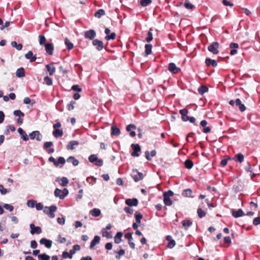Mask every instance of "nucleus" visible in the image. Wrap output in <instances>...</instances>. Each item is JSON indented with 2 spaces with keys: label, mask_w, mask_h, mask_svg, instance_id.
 <instances>
[{
  "label": "nucleus",
  "mask_w": 260,
  "mask_h": 260,
  "mask_svg": "<svg viewBox=\"0 0 260 260\" xmlns=\"http://www.w3.org/2000/svg\"><path fill=\"white\" fill-rule=\"evenodd\" d=\"M136 128V126L134 124H131L128 125L126 126V129L127 131L130 132V133H129L130 136L132 137H134L136 136V134L135 132L132 131V129H135Z\"/></svg>",
  "instance_id": "nucleus-15"
},
{
  "label": "nucleus",
  "mask_w": 260,
  "mask_h": 260,
  "mask_svg": "<svg viewBox=\"0 0 260 260\" xmlns=\"http://www.w3.org/2000/svg\"><path fill=\"white\" fill-rule=\"evenodd\" d=\"M235 102L236 105L239 107V110L241 112H244L246 110V107L244 106V104L242 103L241 101L240 100V99H237L235 100Z\"/></svg>",
  "instance_id": "nucleus-18"
},
{
  "label": "nucleus",
  "mask_w": 260,
  "mask_h": 260,
  "mask_svg": "<svg viewBox=\"0 0 260 260\" xmlns=\"http://www.w3.org/2000/svg\"><path fill=\"white\" fill-rule=\"evenodd\" d=\"M46 68L48 72H49L50 76L53 75L54 74V73L55 72L56 69H55V67L53 65V63L49 64H47L46 66Z\"/></svg>",
  "instance_id": "nucleus-16"
},
{
  "label": "nucleus",
  "mask_w": 260,
  "mask_h": 260,
  "mask_svg": "<svg viewBox=\"0 0 260 260\" xmlns=\"http://www.w3.org/2000/svg\"><path fill=\"white\" fill-rule=\"evenodd\" d=\"M111 130H112L111 134L112 135L118 136L120 133V131L119 129V128H118V127H117L115 126H112L111 127Z\"/></svg>",
  "instance_id": "nucleus-32"
},
{
  "label": "nucleus",
  "mask_w": 260,
  "mask_h": 260,
  "mask_svg": "<svg viewBox=\"0 0 260 260\" xmlns=\"http://www.w3.org/2000/svg\"><path fill=\"white\" fill-rule=\"evenodd\" d=\"M105 15V12L103 9L98 10L94 14L95 17L97 18H101L102 16Z\"/></svg>",
  "instance_id": "nucleus-37"
},
{
  "label": "nucleus",
  "mask_w": 260,
  "mask_h": 260,
  "mask_svg": "<svg viewBox=\"0 0 260 260\" xmlns=\"http://www.w3.org/2000/svg\"><path fill=\"white\" fill-rule=\"evenodd\" d=\"M100 237L99 236H95L93 239L91 241L90 245V248H93L96 244L100 243Z\"/></svg>",
  "instance_id": "nucleus-21"
},
{
  "label": "nucleus",
  "mask_w": 260,
  "mask_h": 260,
  "mask_svg": "<svg viewBox=\"0 0 260 260\" xmlns=\"http://www.w3.org/2000/svg\"><path fill=\"white\" fill-rule=\"evenodd\" d=\"M79 144V142L77 141L73 140L69 142L67 146V149L68 150H74L75 149V146H78Z\"/></svg>",
  "instance_id": "nucleus-17"
},
{
  "label": "nucleus",
  "mask_w": 260,
  "mask_h": 260,
  "mask_svg": "<svg viewBox=\"0 0 260 260\" xmlns=\"http://www.w3.org/2000/svg\"><path fill=\"white\" fill-rule=\"evenodd\" d=\"M62 257L63 258H69L70 259H72L73 257L69 252L63 251L62 254Z\"/></svg>",
  "instance_id": "nucleus-48"
},
{
  "label": "nucleus",
  "mask_w": 260,
  "mask_h": 260,
  "mask_svg": "<svg viewBox=\"0 0 260 260\" xmlns=\"http://www.w3.org/2000/svg\"><path fill=\"white\" fill-rule=\"evenodd\" d=\"M184 164L185 167L188 169H191L193 165V162L189 159H187L186 160H185Z\"/></svg>",
  "instance_id": "nucleus-40"
},
{
  "label": "nucleus",
  "mask_w": 260,
  "mask_h": 260,
  "mask_svg": "<svg viewBox=\"0 0 260 260\" xmlns=\"http://www.w3.org/2000/svg\"><path fill=\"white\" fill-rule=\"evenodd\" d=\"M30 229V234L34 235L35 234H40L42 232V229L40 226H36L34 224L31 223L29 225Z\"/></svg>",
  "instance_id": "nucleus-7"
},
{
  "label": "nucleus",
  "mask_w": 260,
  "mask_h": 260,
  "mask_svg": "<svg viewBox=\"0 0 260 260\" xmlns=\"http://www.w3.org/2000/svg\"><path fill=\"white\" fill-rule=\"evenodd\" d=\"M67 161L68 162H71L74 166H77L79 165V161L76 159L73 156H70L67 159Z\"/></svg>",
  "instance_id": "nucleus-29"
},
{
  "label": "nucleus",
  "mask_w": 260,
  "mask_h": 260,
  "mask_svg": "<svg viewBox=\"0 0 260 260\" xmlns=\"http://www.w3.org/2000/svg\"><path fill=\"white\" fill-rule=\"evenodd\" d=\"M0 192L2 194L4 195L9 192L7 189L5 188L3 185L0 184Z\"/></svg>",
  "instance_id": "nucleus-58"
},
{
  "label": "nucleus",
  "mask_w": 260,
  "mask_h": 260,
  "mask_svg": "<svg viewBox=\"0 0 260 260\" xmlns=\"http://www.w3.org/2000/svg\"><path fill=\"white\" fill-rule=\"evenodd\" d=\"M232 159H236L237 161H238L240 163H242L244 159V156L242 153H238L236 154L235 157Z\"/></svg>",
  "instance_id": "nucleus-28"
},
{
  "label": "nucleus",
  "mask_w": 260,
  "mask_h": 260,
  "mask_svg": "<svg viewBox=\"0 0 260 260\" xmlns=\"http://www.w3.org/2000/svg\"><path fill=\"white\" fill-rule=\"evenodd\" d=\"M18 133L21 135V138L25 141H26L28 140V137L25 132L21 128H19L18 129Z\"/></svg>",
  "instance_id": "nucleus-24"
},
{
  "label": "nucleus",
  "mask_w": 260,
  "mask_h": 260,
  "mask_svg": "<svg viewBox=\"0 0 260 260\" xmlns=\"http://www.w3.org/2000/svg\"><path fill=\"white\" fill-rule=\"evenodd\" d=\"M97 159H98V157H97L96 155H95L94 154H92V155H90L88 158L89 161L91 162H93L94 161H96Z\"/></svg>",
  "instance_id": "nucleus-61"
},
{
  "label": "nucleus",
  "mask_w": 260,
  "mask_h": 260,
  "mask_svg": "<svg viewBox=\"0 0 260 260\" xmlns=\"http://www.w3.org/2000/svg\"><path fill=\"white\" fill-rule=\"evenodd\" d=\"M16 76L17 77L21 78L25 76V72L23 68H20L16 71Z\"/></svg>",
  "instance_id": "nucleus-27"
},
{
  "label": "nucleus",
  "mask_w": 260,
  "mask_h": 260,
  "mask_svg": "<svg viewBox=\"0 0 260 260\" xmlns=\"http://www.w3.org/2000/svg\"><path fill=\"white\" fill-rule=\"evenodd\" d=\"M60 181H61V183L60 184L63 187L67 186L69 183V180L65 177H63L61 178H57L56 180V181L57 182H59Z\"/></svg>",
  "instance_id": "nucleus-23"
},
{
  "label": "nucleus",
  "mask_w": 260,
  "mask_h": 260,
  "mask_svg": "<svg viewBox=\"0 0 260 260\" xmlns=\"http://www.w3.org/2000/svg\"><path fill=\"white\" fill-rule=\"evenodd\" d=\"M125 238L128 240V242H131L133 240V237H132V233H126L125 236Z\"/></svg>",
  "instance_id": "nucleus-62"
},
{
  "label": "nucleus",
  "mask_w": 260,
  "mask_h": 260,
  "mask_svg": "<svg viewBox=\"0 0 260 260\" xmlns=\"http://www.w3.org/2000/svg\"><path fill=\"white\" fill-rule=\"evenodd\" d=\"M151 0H141L140 4L142 6L146 7L151 3Z\"/></svg>",
  "instance_id": "nucleus-49"
},
{
  "label": "nucleus",
  "mask_w": 260,
  "mask_h": 260,
  "mask_svg": "<svg viewBox=\"0 0 260 260\" xmlns=\"http://www.w3.org/2000/svg\"><path fill=\"white\" fill-rule=\"evenodd\" d=\"M219 46V43L217 42H215L212 43L208 46V50L209 52L212 53L213 54H217L219 52L218 50Z\"/></svg>",
  "instance_id": "nucleus-4"
},
{
  "label": "nucleus",
  "mask_w": 260,
  "mask_h": 260,
  "mask_svg": "<svg viewBox=\"0 0 260 260\" xmlns=\"http://www.w3.org/2000/svg\"><path fill=\"white\" fill-rule=\"evenodd\" d=\"M13 114L16 116H18L19 117H23L24 116V113L19 110H15L13 112Z\"/></svg>",
  "instance_id": "nucleus-45"
},
{
  "label": "nucleus",
  "mask_w": 260,
  "mask_h": 260,
  "mask_svg": "<svg viewBox=\"0 0 260 260\" xmlns=\"http://www.w3.org/2000/svg\"><path fill=\"white\" fill-rule=\"evenodd\" d=\"M11 44L13 47L15 48L17 50H21L22 49V45L17 44L16 41H12Z\"/></svg>",
  "instance_id": "nucleus-34"
},
{
  "label": "nucleus",
  "mask_w": 260,
  "mask_h": 260,
  "mask_svg": "<svg viewBox=\"0 0 260 260\" xmlns=\"http://www.w3.org/2000/svg\"><path fill=\"white\" fill-rule=\"evenodd\" d=\"M123 236V233L121 232H118L117 233L116 235L114 237V242L116 244H119L121 241V237Z\"/></svg>",
  "instance_id": "nucleus-25"
},
{
  "label": "nucleus",
  "mask_w": 260,
  "mask_h": 260,
  "mask_svg": "<svg viewBox=\"0 0 260 260\" xmlns=\"http://www.w3.org/2000/svg\"><path fill=\"white\" fill-rule=\"evenodd\" d=\"M123 210L126 213L131 214H133L134 212V210L128 206L127 207H124Z\"/></svg>",
  "instance_id": "nucleus-60"
},
{
  "label": "nucleus",
  "mask_w": 260,
  "mask_h": 260,
  "mask_svg": "<svg viewBox=\"0 0 260 260\" xmlns=\"http://www.w3.org/2000/svg\"><path fill=\"white\" fill-rule=\"evenodd\" d=\"M36 208L37 210H41L44 209L43 205L41 203H36L35 205Z\"/></svg>",
  "instance_id": "nucleus-63"
},
{
  "label": "nucleus",
  "mask_w": 260,
  "mask_h": 260,
  "mask_svg": "<svg viewBox=\"0 0 260 260\" xmlns=\"http://www.w3.org/2000/svg\"><path fill=\"white\" fill-rule=\"evenodd\" d=\"M184 7L188 10H191L193 8L194 6L191 4L188 0H186L184 4Z\"/></svg>",
  "instance_id": "nucleus-39"
},
{
  "label": "nucleus",
  "mask_w": 260,
  "mask_h": 260,
  "mask_svg": "<svg viewBox=\"0 0 260 260\" xmlns=\"http://www.w3.org/2000/svg\"><path fill=\"white\" fill-rule=\"evenodd\" d=\"M205 63L207 66H209L211 65L213 67H216L217 66V63L215 60L209 58H207L206 59Z\"/></svg>",
  "instance_id": "nucleus-22"
},
{
  "label": "nucleus",
  "mask_w": 260,
  "mask_h": 260,
  "mask_svg": "<svg viewBox=\"0 0 260 260\" xmlns=\"http://www.w3.org/2000/svg\"><path fill=\"white\" fill-rule=\"evenodd\" d=\"M53 135L55 138H58L63 135V132L61 129H55L53 132Z\"/></svg>",
  "instance_id": "nucleus-33"
},
{
  "label": "nucleus",
  "mask_w": 260,
  "mask_h": 260,
  "mask_svg": "<svg viewBox=\"0 0 260 260\" xmlns=\"http://www.w3.org/2000/svg\"><path fill=\"white\" fill-rule=\"evenodd\" d=\"M168 70L171 72L176 74L180 70V68H177L176 64L174 63H170L168 66Z\"/></svg>",
  "instance_id": "nucleus-12"
},
{
  "label": "nucleus",
  "mask_w": 260,
  "mask_h": 260,
  "mask_svg": "<svg viewBox=\"0 0 260 260\" xmlns=\"http://www.w3.org/2000/svg\"><path fill=\"white\" fill-rule=\"evenodd\" d=\"M198 90L200 94L203 95L204 93L208 91V89L206 86L202 85L198 88Z\"/></svg>",
  "instance_id": "nucleus-35"
},
{
  "label": "nucleus",
  "mask_w": 260,
  "mask_h": 260,
  "mask_svg": "<svg viewBox=\"0 0 260 260\" xmlns=\"http://www.w3.org/2000/svg\"><path fill=\"white\" fill-rule=\"evenodd\" d=\"M131 146L134 150V151L132 153V155L134 157L139 156L140 154L138 152L141 151L140 146L138 144H132Z\"/></svg>",
  "instance_id": "nucleus-8"
},
{
  "label": "nucleus",
  "mask_w": 260,
  "mask_h": 260,
  "mask_svg": "<svg viewBox=\"0 0 260 260\" xmlns=\"http://www.w3.org/2000/svg\"><path fill=\"white\" fill-rule=\"evenodd\" d=\"M3 207L5 209L9 210L10 212L12 211L14 209V207L12 205L8 204H5Z\"/></svg>",
  "instance_id": "nucleus-54"
},
{
  "label": "nucleus",
  "mask_w": 260,
  "mask_h": 260,
  "mask_svg": "<svg viewBox=\"0 0 260 260\" xmlns=\"http://www.w3.org/2000/svg\"><path fill=\"white\" fill-rule=\"evenodd\" d=\"M197 213L200 218H203L206 215V212L201 208H199L198 209Z\"/></svg>",
  "instance_id": "nucleus-47"
},
{
  "label": "nucleus",
  "mask_w": 260,
  "mask_h": 260,
  "mask_svg": "<svg viewBox=\"0 0 260 260\" xmlns=\"http://www.w3.org/2000/svg\"><path fill=\"white\" fill-rule=\"evenodd\" d=\"M39 44L41 45H45V43L46 41V38L44 36L39 35Z\"/></svg>",
  "instance_id": "nucleus-43"
},
{
  "label": "nucleus",
  "mask_w": 260,
  "mask_h": 260,
  "mask_svg": "<svg viewBox=\"0 0 260 260\" xmlns=\"http://www.w3.org/2000/svg\"><path fill=\"white\" fill-rule=\"evenodd\" d=\"M64 43L67 46L68 49L71 50L73 48V44L72 42H71L67 38H66L64 39Z\"/></svg>",
  "instance_id": "nucleus-38"
},
{
  "label": "nucleus",
  "mask_w": 260,
  "mask_h": 260,
  "mask_svg": "<svg viewBox=\"0 0 260 260\" xmlns=\"http://www.w3.org/2000/svg\"><path fill=\"white\" fill-rule=\"evenodd\" d=\"M53 145V142L49 141V142H46L44 143V148L45 149H48V148H50L51 146H52Z\"/></svg>",
  "instance_id": "nucleus-56"
},
{
  "label": "nucleus",
  "mask_w": 260,
  "mask_h": 260,
  "mask_svg": "<svg viewBox=\"0 0 260 260\" xmlns=\"http://www.w3.org/2000/svg\"><path fill=\"white\" fill-rule=\"evenodd\" d=\"M29 136L31 140H34L36 138L38 141H41L43 137L42 135L38 131H35L31 132L29 134Z\"/></svg>",
  "instance_id": "nucleus-6"
},
{
  "label": "nucleus",
  "mask_w": 260,
  "mask_h": 260,
  "mask_svg": "<svg viewBox=\"0 0 260 260\" xmlns=\"http://www.w3.org/2000/svg\"><path fill=\"white\" fill-rule=\"evenodd\" d=\"M57 241L59 243L62 244L66 242V239L64 237H62L60 235H58Z\"/></svg>",
  "instance_id": "nucleus-52"
},
{
  "label": "nucleus",
  "mask_w": 260,
  "mask_h": 260,
  "mask_svg": "<svg viewBox=\"0 0 260 260\" xmlns=\"http://www.w3.org/2000/svg\"><path fill=\"white\" fill-rule=\"evenodd\" d=\"M174 196V192L172 190H169L163 193L164 197V203L166 206H171L172 202L171 201L170 198Z\"/></svg>",
  "instance_id": "nucleus-1"
},
{
  "label": "nucleus",
  "mask_w": 260,
  "mask_h": 260,
  "mask_svg": "<svg viewBox=\"0 0 260 260\" xmlns=\"http://www.w3.org/2000/svg\"><path fill=\"white\" fill-rule=\"evenodd\" d=\"M152 46L151 44H146L145 46V56H147L151 54Z\"/></svg>",
  "instance_id": "nucleus-30"
},
{
  "label": "nucleus",
  "mask_w": 260,
  "mask_h": 260,
  "mask_svg": "<svg viewBox=\"0 0 260 260\" xmlns=\"http://www.w3.org/2000/svg\"><path fill=\"white\" fill-rule=\"evenodd\" d=\"M116 37V34L115 32H112L110 35H107L105 37V39L107 41L110 40H114Z\"/></svg>",
  "instance_id": "nucleus-46"
},
{
  "label": "nucleus",
  "mask_w": 260,
  "mask_h": 260,
  "mask_svg": "<svg viewBox=\"0 0 260 260\" xmlns=\"http://www.w3.org/2000/svg\"><path fill=\"white\" fill-rule=\"evenodd\" d=\"M253 224L255 225L260 224V217H257L254 218L253 220Z\"/></svg>",
  "instance_id": "nucleus-64"
},
{
  "label": "nucleus",
  "mask_w": 260,
  "mask_h": 260,
  "mask_svg": "<svg viewBox=\"0 0 260 260\" xmlns=\"http://www.w3.org/2000/svg\"><path fill=\"white\" fill-rule=\"evenodd\" d=\"M90 213L93 217H98L101 215V212L99 209L93 208L90 211Z\"/></svg>",
  "instance_id": "nucleus-26"
},
{
  "label": "nucleus",
  "mask_w": 260,
  "mask_h": 260,
  "mask_svg": "<svg viewBox=\"0 0 260 260\" xmlns=\"http://www.w3.org/2000/svg\"><path fill=\"white\" fill-rule=\"evenodd\" d=\"M92 45L95 46L96 49L99 51L102 50L104 47L103 42L98 39L93 40Z\"/></svg>",
  "instance_id": "nucleus-10"
},
{
  "label": "nucleus",
  "mask_w": 260,
  "mask_h": 260,
  "mask_svg": "<svg viewBox=\"0 0 260 260\" xmlns=\"http://www.w3.org/2000/svg\"><path fill=\"white\" fill-rule=\"evenodd\" d=\"M125 204L128 206H136L138 204L137 199H128L125 200Z\"/></svg>",
  "instance_id": "nucleus-13"
},
{
  "label": "nucleus",
  "mask_w": 260,
  "mask_h": 260,
  "mask_svg": "<svg viewBox=\"0 0 260 260\" xmlns=\"http://www.w3.org/2000/svg\"><path fill=\"white\" fill-rule=\"evenodd\" d=\"M96 36V32L93 29H90L85 32L84 37L86 39L93 40Z\"/></svg>",
  "instance_id": "nucleus-9"
},
{
  "label": "nucleus",
  "mask_w": 260,
  "mask_h": 260,
  "mask_svg": "<svg viewBox=\"0 0 260 260\" xmlns=\"http://www.w3.org/2000/svg\"><path fill=\"white\" fill-rule=\"evenodd\" d=\"M45 50L47 53L49 55H52L53 54V51L54 50V46L52 44L47 43L45 45Z\"/></svg>",
  "instance_id": "nucleus-19"
},
{
  "label": "nucleus",
  "mask_w": 260,
  "mask_h": 260,
  "mask_svg": "<svg viewBox=\"0 0 260 260\" xmlns=\"http://www.w3.org/2000/svg\"><path fill=\"white\" fill-rule=\"evenodd\" d=\"M192 194V190L190 189H184L183 191L182 194L186 197H190Z\"/></svg>",
  "instance_id": "nucleus-42"
},
{
  "label": "nucleus",
  "mask_w": 260,
  "mask_h": 260,
  "mask_svg": "<svg viewBox=\"0 0 260 260\" xmlns=\"http://www.w3.org/2000/svg\"><path fill=\"white\" fill-rule=\"evenodd\" d=\"M23 103L25 104H30L31 105H33L35 104V102L33 101L32 102H31V101L30 100V99L29 98L26 97L24 99Z\"/></svg>",
  "instance_id": "nucleus-59"
},
{
  "label": "nucleus",
  "mask_w": 260,
  "mask_h": 260,
  "mask_svg": "<svg viewBox=\"0 0 260 260\" xmlns=\"http://www.w3.org/2000/svg\"><path fill=\"white\" fill-rule=\"evenodd\" d=\"M102 236L103 237H106L108 239H110V238H111L112 237V234L111 233V232H108L106 229H103L102 230Z\"/></svg>",
  "instance_id": "nucleus-31"
},
{
  "label": "nucleus",
  "mask_w": 260,
  "mask_h": 260,
  "mask_svg": "<svg viewBox=\"0 0 260 260\" xmlns=\"http://www.w3.org/2000/svg\"><path fill=\"white\" fill-rule=\"evenodd\" d=\"M44 81H45V83L48 86H50V85H52V79L48 76H46L44 78Z\"/></svg>",
  "instance_id": "nucleus-51"
},
{
  "label": "nucleus",
  "mask_w": 260,
  "mask_h": 260,
  "mask_svg": "<svg viewBox=\"0 0 260 260\" xmlns=\"http://www.w3.org/2000/svg\"><path fill=\"white\" fill-rule=\"evenodd\" d=\"M151 29L149 30V31L148 32V36L146 39V40L147 42H151L153 39V35L152 33L151 32Z\"/></svg>",
  "instance_id": "nucleus-50"
},
{
  "label": "nucleus",
  "mask_w": 260,
  "mask_h": 260,
  "mask_svg": "<svg viewBox=\"0 0 260 260\" xmlns=\"http://www.w3.org/2000/svg\"><path fill=\"white\" fill-rule=\"evenodd\" d=\"M131 176L134 179L135 181L138 182L143 178V175L142 173L138 172L137 170H133Z\"/></svg>",
  "instance_id": "nucleus-5"
},
{
  "label": "nucleus",
  "mask_w": 260,
  "mask_h": 260,
  "mask_svg": "<svg viewBox=\"0 0 260 260\" xmlns=\"http://www.w3.org/2000/svg\"><path fill=\"white\" fill-rule=\"evenodd\" d=\"M44 212L48 215L50 217L53 218L55 217L54 212L57 210V207L55 205H52L50 207H45L43 209Z\"/></svg>",
  "instance_id": "nucleus-3"
},
{
  "label": "nucleus",
  "mask_w": 260,
  "mask_h": 260,
  "mask_svg": "<svg viewBox=\"0 0 260 260\" xmlns=\"http://www.w3.org/2000/svg\"><path fill=\"white\" fill-rule=\"evenodd\" d=\"M40 243L44 245L47 248H50L52 246V242L50 240L42 238L40 240Z\"/></svg>",
  "instance_id": "nucleus-11"
},
{
  "label": "nucleus",
  "mask_w": 260,
  "mask_h": 260,
  "mask_svg": "<svg viewBox=\"0 0 260 260\" xmlns=\"http://www.w3.org/2000/svg\"><path fill=\"white\" fill-rule=\"evenodd\" d=\"M75 104V102L74 101H71L70 103L67 105V109L69 111H71L74 109V104Z\"/></svg>",
  "instance_id": "nucleus-53"
},
{
  "label": "nucleus",
  "mask_w": 260,
  "mask_h": 260,
  "mask_svg": "<svg viewBox=\"0 0 260 260\" xmlns=\"http://www.w3.org/2000/svg\"><path fill=\"white\" fill-rule=\"evenodd\" d=\"M25 57L29 59L30 62H34L36 60V56L33 55V53L31 51H29L25 55Z\"/></svg>",
  "instance_id": "nucleus-20"
},
{
  "label": "nucleus",
  "mask_w": 260,
  "mask_h": 260,
  "mask_svg": "<svg viewBox=\"0 0 260 260\" xmlns=\"http://www.w3.org/2000/svg\"><path fill=\"white\" fill-rule=\"evenodd\" d=\"M232 214L235 218H238L243 216L244 215V213L242 209H240L238 210H233Z\"/></svg>",
  "instance_id": "nucleus-14"
},
{
  "label": "nucleus",
  "mask_w": 260,
  "mask_h": 260,
  "mask_svg": "<svg viewBox=\"0 0 260 260\" xmlns=\"http://www.w3.org/2000/svg\"><path fill=\"white\" fill-rule=\"evenodd\" d=\"M182 224L185 229H187L192 224V222L189 220H184L182 221Z\"/></svg>",
  "instance_id": "nucleus-41"
},
{
  "label": "nucleus",
  "mask_w": 260,
  "mask_h": 260,
  "mask_svg": "<svg viewBox=\"0 0 260 260\" xmlns=\"http://www.w3.org/2000/svg\"><path fill=\"white\" fill-rule=\"evenodd\" d=\"M36 202L34 200H28L27 202V205L30 208H34L36 205Z\"/></svg>",
  "instance_id": "nucleus-55"
},
{
  "label": "nucleus",
  "mask_w": 260,
  "mask_h": 260,
  "mask_svg": "<svg viewBox=\"0 0 260 260\" xmlns=\"http://www.w3.org/2000/svg\"><path fill=\"white\" fill-rule=\"evenodd\" d=\"M66 162L65 159L63 157H59L58 158L57 161H56L57 162V166H58L59 164L63 165Z\"/></svg>",
  "instance_id": "nucleus-57"
},
{
  "label": "nucleus",
  "mask_w": 260,
  "mask_h": 260,
  "mask_svg": "<svg viewBox=\"0 0 260 260\" xmlns=\"http://www.w3.org/2000/svg\"><path fill=\"white\" fill-rule=\"evenodd\" d=\"M69 194V190L67 188H64L63 190L56 188L54 191V196L58 197L61 200H63Z\"/></svg>",
  "instance_id": "nucleus-2"
},
{
  "label": "nucleus",
  "mask_w": 260,
  "mask_h": 260,
  "mask_svg": "<svg viewBox=\"0 0 260 260\" xmlns=\"http://www.w3.org/2000/svg\"><path fill=\"white\" fill-rule=\"evenodd\" d=\"M135 218L137 223H140L141 222V220L142 218V215L136 212L135 213Z\"/></svg>",
  "instance_id": "nucleus-44"
},
{
  "label": "nucleus",
  "mask_w": 260,
  "mask_h": 260,
  "mask_svg": "<svg viewBox=\"0 0 260 260\" xmlns=\"http://www.w3.org/2000/svg\"><path fill=\"white\" fill-rule=\"evenodd\" d=\"M38 258L39 260H50V256L45 253L38 255Z\"/></svg>",
  "instance_id": "nucleus-36"
}]
</instances>
